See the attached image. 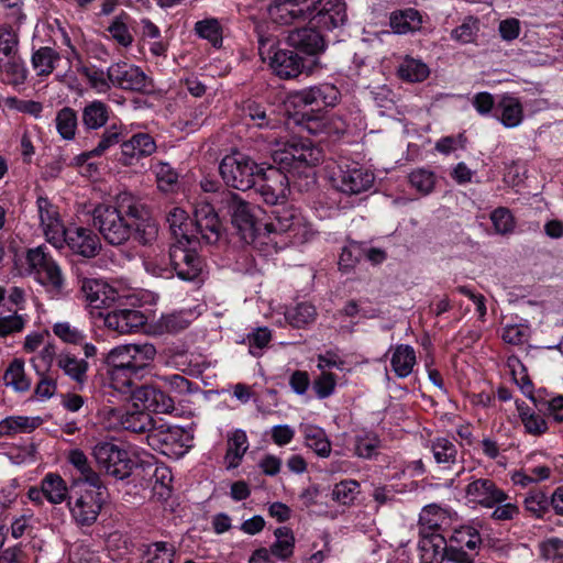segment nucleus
<instances>
[{"instance_id": "49530a36", "label": "nucleus", "mask_w": 563, "mask_h": 563, "mask_svg": "<svg viewBox=\"0 0 563 563\" xmlns=\"http://www.w3.org/2000/svg\"><path fill=\"white\" fill-rule=\"evenodd\" d=\"M317 310L308 302H300L285 311V320L294 328H303L316 320Z\"/></svg>"}, {"instance_id": "c9c22d12", "label": "nucleus", "mask_w": 563, "mask_h": 563, "mask_svg": "<svg viewBox=\"0 0 563 563\" xmlns=\"http://www.w3.org/2000/svg\"><path fill=\"white\" fill-rule=\"evenodd\" d=\"M129 22L130 15L126 12H121L110 21L106 29L109 33V38L123 48L131 47L134 42L133 34L129 27Z\"/></svg>"}, {"instance_id": "79ce46f5", "label": "nucleus", "mask_w": 563, "mask_h": 563, "mask_svg": "<svg viewBox=\"0 0 563 563\" xmlns=\"http://www.w3.org/2000/svg\"><path fill=\"white\" fill-rule=\"evenodd\" d=\"M421 24L422 18L420 13L412 8L394 12L390 15V26L399 34L418 31Z\"/></svg>"}, {"instance_id": "6e6d98bb", "label": "nucleus", "mask_w": 563, "mask_h": 563, "mask_svg": "<svg viewBox=\"0 0 563 563\" xmlns=\"http://www.w3.org/2000/svg\"><path fill=\"white\" fill-rule=\"evenodd\" d=\"M408 179L410 186L422 196L430 195L437 184L435 174L427 168H417L412 170L409 174Z\"/></svg>"}, {"instance_id": "3c124183", "label": "nucleus", "mask_w": 563, "mask_h": 563, "mask_svg": "<svg viewBox=\"0 0 563 563\" xmlns=\"http://www.w3.org/2000/svg\"><path fill=\"white\" fill-rule=\"evenodd\" d=\"M151 169L156 177L157 187L161 191H174L177 186L178 175L168 163L153 162Z\"/></svg>"}, {"instance_id": "4468645a", "label": "nucleus", "mask_w": 563, "mask_h": 563, "mask_svg": "<svg viewBox=\"0 0 563 563\" xmlns=\"http://www.w3.org/2000/svg\"><path fill=\"white\" fill-rule=\"evenodd\" d=\"M41 230L46 241L60 250L65 246L67 229L60 218L58 208L45 197H38L36 201Z\"/></svg>"}, {"instance_id": "cd10ccee", "label": "nucleus", "mask_w": 563, "mask_h": 563, "mask_svg": "<svg viewBox=\"0 0 563 563\" xmlns=\"http://www.w3.org/2000/svg\"><path fill=\"white\" fill-rule=\"evenodd\" d=\"M64 236L65 245L84 257H93L101 247L98 235L86 228H69Z\"/></svg>"}, {"instance_id": "a18cd8bd", "label": "nucleus", "mask_w": 563, "mask_h": 563, "mask_svg": "<svg viewBox=\"0 0 563 563\" xmlns=\"http://www.w3.org/2000/svg\"><path fill=\"white\" fill-rule=\"evenodd\" d=\"M429 74L430 70L427 64H424L421 59H417L410 56L405 57L398 66L399 77L409 82L423 81L427 79Z\"/></svg>"}, {"instance_id": "58836bf2", "label": "nucleus", "mask_w": 563, "mask_h": 563, "mask_svg": "<svg viewBox=\"0 0 563 563\" xmlns=\"http://www.w3.org/2000/svg\"><path fill=\"white\" fill-rule=\"evenodd\" d=\"M41 485L44 490L45 499L53 505L62 504L68 497L67 484L62 476L56 473H47L41 481Z\"/></svg>"}, {"instance_id": "f257e3e1", "label": "nucleus", "mask_w": 563, "mask_h": 563, "mask_svg": "<svg viewBox=\"0 0 563 563\" xmlns=\"http://www.w3.org/2000/svg\"><path fill=\"white\" fill-rule=\"evenodd\" d=\"M322 151L309 140H292L273 152V162L260 169L256 191L264 202L282 206L292 186L298 191H308L316 185V166L322 161Z\"/></svg>"}, {"instance_id": "4be33fe9", "label": "nucleus", "mask_w": 563, "mask_h": 563, "mask_svg": "<svg viewBox=\"0 0 563 563\" xmlns=\"http://www.w3.org/2000/svg\"><path fill=\"white\" fill-rule=\"evenodd\" d=\"M103 413L108 419V428H122L135 433L152 430L153 419L148 412L140 409L123 412L118 408H104Z\"/></svg>"}, {"instance_id": "f03ea898", "label": "nucleus", "mask_w": 563, "mask_h": 563, "mask_svg": "<svg viewBox=\"0 0 563 563\" xmlns=\"http://www.w3.org/2000/svg\"><path fill=\"white\" fill-rule=\"evenodd\" d=\"M156 355L153 344H122L111 349L103 357L108 384L117 393H129Z\"/></svg>"}, {"instance_id": "4c0bfd02", "label": "nucleus", "mask_w": 563, "mask_h": 563, "mask_svg": "<svg viewBox=\"0 0 563 563\" xmlns=\"http://www.w3.org/2000/svg\"><path fill=\"white\" fill-rule=\"evenodd\" d=\"M59 59L58 52L52 47L43 46L32 54L31 63L37 76L47 77L54 71Z\"/></svg>"}, {"instance_id": "bb28decb", "label": "nucleus", "mask_w": 563, "mask_h": 563, "mask_svg": "<svg viewBox=\"0 0 563 563\" xmlns=\"http://www.w3.org/2000/svg\"><path fill=\"white\" fill-rule=\"evenodd\" d=\"M156 147L154 139L148 133H136L121 143L118 161L124 166H131L134 161L151 156Z\"/></svg>"}, {"instance_id": "09e8293b", "label": "nucleus", "mask_w": 563, "mask_h": 563, "mask_svg": "<svg viewBox=\"0 0 563 563\" xmlns=\"http://www.w3.org/2000/svg\"><path fill=\"white\" fill-rule=\"evenodd\" d=\"M3 380L15 391L23 393L30 389L31 380L25 376L23 361L13 360L4 372Z\"/></svg>"}, {"instance_id": "e2e57ef3", "label": "nucleus", "mask_w": 563, "mask_h": 563, "mask_svg": "<svg viewBox=\"0 0 563 563\" xmlns=\"http://www.w3.org/2000/svg\"><path fill=\"white\" fill-rule=\"evenodd\" d=\"M122 132L121 129L113 124L106 129L96 145L91 151H89V154H95L96 156H102L106 154L111 147L117 145L122 140Z\"/></svg>"}, {"instance_id": "c03bdc74", "label": "nucleus", "mask_w": 563, "mask_h": 563, "mask_svg": "<svg viewBox=\"0 0 563 563\" xmlns=\"http://www.w3.org/2000/svg\"><path fill=\"white\" fill-rule=\"evenodd\" d=\"M306 445L312 449L319 456L327 457L331 452V444L325 432L312 424L302 427Z\"/></svg>"}, {"instance_id": "bf43d9fd", "label": "nucleus", "mask_w": 563, "mask_h": 563, "mask_svg": "<svg viewBox=\"0 0 563 563\" xmlns=\"http://www.w3.org/2000/svg\"><path fill=\"white\" fill-rule=\"evenodd\" d=\"M53 333L64 343L74 345L82 344L87 338L82 329H79L67 321L56 322L53 325Z\"/></svg>"}, {"instance_id": "2f4dec72", "label": "nucleus", "mask_w": 563, "mask_h": 563, "mask_svg": "<svg viewBox=\"0 0 563 563\" xmlns=\"http://www.w3.org/2000/svg\"><path fill=\"white\" fill-rule=\"evenodd\" d=\"M56 363L58 368L77 384L82 386L87 382L89 368L87 361L78 358L70 353H60L56 358Z\"/></svg>"}, {"instance_id": "a19ab883", "label": "nucleus", "mask_w": 563, "mask_h": 563, "mask_svg": "<svg viewBox=\"0 0 563 563\" xmlns=\"http://www.w3.org/2000/svg\"><path fill=\"white\" fill-rule=\"evenodd\" d=\"M140 217L133 218L134 238L142 244H151L157 238L158 229L156 222L148 216L147 210L142 205Z\"/></svg>"}, {"instance_id": "864d4df0", "label": "nucleus", "mask_w": 563, "mask_h": 563, "mask_svg": "<svg viewBox=\"0 0 563 563\" xmlns=\"http://www.w3.org/2000/svg\"><path fill=\"white\" fill-rule=\"evenodd\" d=\"M523 507L531 516L544 518L551 512L550 497L542 490H530L523 499Z\"/></svg>"}, {"instance_id": "dca6fc26", "label": "nucleus", "mask_w": 563, "mask_h": 563, "mask_svg": "<svg viewBox=\"0 0 563 563\" xmlns=\"http://www.w3.org/2000/svg\"><path fill=\"white\" fill-rule=\"evenodd\" d=\"M80 295L95 309L108 308L114 302L130 298V295L98 278H82L80 280Z\"/></svg>"}, {"instance_id": "4d7b16f0", "label": "nucleus", "mask_w": 563, "mask_h": 563, "mask_svg": "<svg viewBox=\"0 0 563 563\" xmlns=\"http://www.w3.org/2000/svg\"><path fill=\"white\" fill-rule=\"evenodd\" d=\"M446 521V511L438 505H428L423 507L419 515L420 525L430 530H442Z\"/></svg>"}, {"instance_id": "e433bc0d", "label": "nucleus", "mask_w": 563, "mask_h": 563, "mask_svg": "<svg viewBox=\"0 0 563 563\" xmlns=\"http://www.w3.org/2000/svg\"><path fill=\"white\" fill-rule=\"evenodd\" d=\"M421 549L424 563H442L444 560L449 561V543L446 537L442 534H433L430 539L424 540Z\"/></svg>"}, {"instance_id": "393cba45", "label": "nucleus", "mask_w": 563, "mask_h": 563, "mask_svg": "<svg viewBox=\"0 0 563 563\" xmlns=\"http://www.w3.org/2000/svg\"><path fill=\"white\" fill-rule=\"evenodd\" d=\"M146 323V317L135 309H114L103 317L104 327L120 335L136 332Z\"/></svg>"}, {"instance_id": "1a4fd4ad", "label": "nucleus", "mask_w": 563, "mask_h": 563, "mask_svg": "<svg viewBox=\"0 0 563 563\" xmlns=\"http://www.w3.org/2000/svg\"><path fill=\"white\" fill-rule=\"evenodd\" d=\"M221 203L231 214L232 224L238 230L241 240L247 244L254 243L261 235V231L265 230L266 223L258 222L251 206L232 191L222 192Z\"/></svg>"}, {"instance_id": "052dcab7", "label": "nucleus", "mask_w": 563, "mask_h": 563, "mask_svg": "<svg viewBox=\"0 0 563 563\" xmlns=\"http://www.w3.org/2000/svg\"><path fill=\"white\" fill-rule=\"evenodd\" d=\"M380 440L374 432H363L355 438V454L358 457L372 459L377 454Z\"/></svg>"}, {"instance_id": "2eb2a0df", "label": "nucleus", "mask_w": 563, "mask_h": 563, "mask_svg": "<svg viewBox=\"0 0 563 563\" xmlns=\"http://www.w3.org/2000/svg\"><path fill=\"white\" fill-rule=\"evenodd\" d=\"M322 0H275L268 8V15L274 23L290 25L309 21L316 4Z\"/></svg>"}, {"instance_id": "20e7f679", "label": "nucleus", "mask_w": 563, "mask_h": 563, "mask_svg": "<svg viewBox=\"0 0 563 563\" xmlns=\"http://www.w3.org/2000/svg\"><path fill=\"white\" fill-rule=\"evenodd\" d=\"M29 274L54 298L66 294V278L46 246L29 249L25 255Z\"/></svg>"}, {"instance_id": "603ef678", "label": "nucleus", "mask_w": 563, "mask_h": 563, "mask_svg": "<svg viewBox=\"0 0 563 563\" xmlns=\"http://www.w3.org/2000/svg\"><path fill=\"white\" fill-rule=\"evenodd\" d=\"M195 32L214 47L222 45L223 30L220 21L216 18H208L196 22Z\"/></svg>"}, {"instance_id": "7c9ffc66", "label": "nucleus", "mask_w": 563, "mask_h": 563, "mask_svg": "<svg viewBox=\"0 0 563 563\" xmlns=\"http://www.w3.org/2000/svg\"><path fill=\"white\" fill-rule=\"evenodd\" d=\"M250 446L245 431L236 429L228 435L224 464L227 470L236 468Z\"/></svg>"}, {"instance_id": "ea45409f", "label": "nucleus", "mask_w": 563, "mask_h": 563, "mask_svg": "<svg viewBox=\"0 0 563 563\" xmlns=\"http://www.w3.org/2000/svg\"><path fill=\"white\" fill-rule=\"evenodd\" d=\"M68 462L81 474L84 481L92 488L104 489L100 475L93 471L86 454L78 449L68 453Z\"/></svg>"}, {"instance_id": "c85d7f7f", "label": "nucleus", "mask_w": 563, "mask_h": 563, "mask_svg": "<svg viewBox=\"0 0 563 563\" xmlns=\"http://www.w3.org/2000/svg\"><path fill=\"white\" fill-rule=\"evenodd\" d=\"M242 112L258 129L275 130L282 125V118L275 113V110L257 101L246 100L243 102Z\"/></svg>"}, {"instance_id": "69168bd1", "label": "nucleus", "mask_w": 563, "mask_h": 563, "mask_svg": "<svg viewBox=\"0 0 563 563\" xmlns=\"http://www.w3.org/2000/svg\"><path fill=\"white\" fill-rule=\"evenodd\" d=\"M25 0H0V5L5 12L7 24L21 26L25 20Z\"/></svg>"}, {"instance_id": "0eeeda50", "label": "nucleus", "mask_w": 563, "mask_h": 563, "mask_svg": "<svg viewBox=\"0 0 563 563\" xmlns=\"http://www.w3.org/2000/svg\"><path fill=\"white\" fill-rule=\"evenodd\" d=\"M258 53L264 62H268L269 67L279 78H295L302 71L301 57L291 49L279 48L274 37L261 35Z\"/></svg>"}, {"instance_id": "f704fd0d", "label": "nucleus", "mask_w": 563, "mask_h": 563, "mask_svg": "<svg viewBox=\"0 0 563 563\" xmlns=\"http://www.w3.org/2000/svg\"><path fill=\"white\" fill-rule=\"evenodd\" d=\"M430 450L437 464L450 468L457 461V449L454 442L445 437H437L430 441Z\"/></svg>"}, {"instance_id": "7ed1b4c3", "label": "nucleus", "mask_w": 563, "mask_h": 563, "mask_svg": "<svg viewBox=\"0 0 563 563\" xmlns=\"http://www.w3.org/2000/svg\"><path fill=\"white\" fill-rule=\"evenodd\" d=\"M142 203L130 194L118 196L115 205H99L93 209V225L111 245L124 244L132 235L133 218L140 217Z\"/></svg>"}, {"instance_id": "de8ad7c7", "label": "nucleus", "mask_w": 563, "mask_h": 563, "mask_svg": "<svg viewBox=\"0 0 563 563\" xmlns=\"http://www.w3.org/2000/svg\"><path fill=\"white\" fill-rule=\"evenodd\" d=\"M78 73L87 79L90 88L96 90L98 93H106L111 89L109 68L104 71L95 65H80L78 67Z\"/></svg>"}, {"instance_id": "c756f323", "label": "nucleus", "mask_w": 563, "mask_h": 563, "mask_svg": "<svg viewBox=\"0 0 563 563\" xmlns=\"http://www.w3.org/2000/svg\"><path fill=\"white\" fill-rule=\"evenodd\" d=\"M495 117L505 128L512 129L519 126L523 120L521 101L512 95H503L496 102Z\"/></svg>"}, {"instance_id": "b1692460", "label": "nucleus", "mask_w": 563, "mask_h": 563, "mask_svg": "<svg viewBox=\"0 0 563 563\" xmlns=\"http://www.w3.org/2000/svg\"><path fill=\"white\" fill-rule=\"evenodd\" d=\"M466 497L470 501L482 505L486 508H493L508 499L505 492L499 489L496 484L488 478H477L472 481L465 488Z\"/></svg>"}, {"instance_id": "412c9836", "label": "nucleus", "mask_w": 563, "mask_h": 563, "mask_svg": "<svg viewBox=\"0 0 563 563\" xmlns=\"http://www.w3.org/2000/svg\"><path fill=\"white\" fill-rule=\"evenodd\" d=\"M311 25L320 30L332 31L342 27L347 22V10L344 0H322L316 4L311 15Z\"/></svg>"}, {"instance_id": "a878e982", "label": "nucleus", "mask_w": 563, "mask_h": 563, "mask_svg": "<svg viewBox=\"0 0 563 563\" xmlns=\"http://www.w3.org/2000/svg\"><path fill=\"white\" fill-rule=\"evenodd\" d=\"M318 26L311 25L310 21L303 27L295 29L289 32L287 41L290 46L306 53L308 55H317L323 52L325 41L321 34L322 30H317Z\"/></svg>"}, {"instance_id": "680f3d73", "label": "nucleus", "mask_w": 563, "mask_h": 563, "mask_svg": "<svg viewBox=\"0 0 563 563\" xmlns=\"http://www.w3.org/2000/svg\"><path fill=\"white\" fill-rule=\"evenodd\" d=\"M173 547L166 542H155L146 548L141 563H173Z\"/></svg>"}, {"instance_id": "6e6552de", "label": "nucleus", "mask_w": 563, "mask_h": 563, "mask_svg": "<svg viewBox=\"0 0 563 563\" xmlns=\"http://www.w3.org/2000/svg\"><path fill=\"white\" fill-rule=\"evenodd\" d=\"M273 220L265 224L266 232L287 233L294 244H303L314 236L311 224L294 207H278L273 211Z\"/></svg>"}, {"instance_id": "aec40b11", "label": "nucleus", "mask_w": 563, "mask_h": 563, "mask_svg": "<svg viewBox=\"0 0 563 563\" xmlns=\"http://www.w3.org/2000/svg\"><path fill=\"white\" fill-rule=\"evenodd\" d=\"M449 543V562L471 563L467 551H474L482 544L479 532L471 526H461L451 531Z\"/></svg>"}, {"instance_id": "f3484780", "label": "nucleus", "mask_w": 563, "mask_h": 563, "mask_svg": "<svg viewBox=\"0 0 563 563\" xmlns=\"http://www.w3.org/2000/svg\"><path fill=\"white\" fill-rule=\"evenodd\" d=\"M197 232L210 244L220 241L223 227L218 213L205 196H199L192 202Z\"/></svg>"}, {"instance_id": "f8f14e48", "label": "nucleus", "mask_w": 563, "mask_h": 563, "mask_svg": "<svg viewBox=\"0 0 563 563\" xmlns=\"http://www.w3.org/2000/svg\"><path fill=\"white\" fill-rule=\"evenodd\" d=\"M123 399L132 401L134 409H140L145 412L153 411L156 413H170L174 409V399L166 395L159 388L154 386H140L136 384L129 393H118Z\"/></svg>"}, {"instance_id": "5fc2aeb1", "label": "nucleus", "mask_w": 563, "mask_h": 563, "mask_svg": "<svg viewBox=\"0 0 563 563\" xmlns=\"http://www.w3.org/2000/svg\"><path fill=\"white\" fill-rule=\"evenodd\" d=\"M56 130L64 140H74L78 126L76 111L69 107L62 108L55 118Z\"/></svg>"}, {"instance_id": "37998d69", "label": "nucleus", "mask_w": 563, "mask_h": 563, "mask_svg": "<svg viewBox=\"0 0 563 563\" xmlns=\"http://www.w3.org/2000/svg\"><path fill=\"white\" fill-rule=\"evenodd\" d=\"M517 410L520 417V420L525 427V430L532 435H540L547 432L548 423L545 419L537 413L532 408H530L523 401H516Z\"/></svg>"}, {"instance_id": "774afa93", "label": "nucleus", "mask_w": 563, "mask_h": 563, "mask_svg": "<svg viewBox=\"0 0 563 563\" xmlns=\"http://www.w3.org/2000/svg\"><path fill=\"white\" fill-rule=\"evenodd\" d=\"M541 554L545 560L563 563V540L550 538L540 544Z\"/></svg>"}, {"instance_id": "13d9d810", "label": "nucleus", "mask_w": 563, "mask_h": 563, "mask_svg": "<svg viewBox=\"0 0 563 563\" xmlns=\"http://www.w3.org/2000/svg\"><path fill=\"white\" fill-rule=\"evenodd\" d=\"M167 222L176 241L183 240L188 243V240H190L188 235L189 222L186 211L180 208H173L167 216Z\"/></svg>"}, {"instance_id": "9b49d317", "label": "nucleus", "mask_w": 563, "mask_h": 563, "mask_svg": "<svg viewBox=\"0 0 563 563\" xmlns=\"http://www.w3.org/2000/svg\"><path fill=\"white\" fill-rule=\"evenodd\" d=\"M92 456L98 468L106 475L124 479L132 473L134 463L129 452L120 444L111 441H99L92 449Z\"/></svg>"}, {"instance_id": "0e129e2a", "label": "nucleus", "mask_w": 563, "mask_h": 563, "mask_svg": "<svg viewBox=\"0 0 563 563\" xmlns=\"http://www.w3.org/2000/svg\"><path fill=\"white\" fill-rule=\"evenodd\" d=\"M360 493V484L353 479L338 483L332 490V498L342 504L350 505Z\"/></svg>"}, {"instance_id": "6ab92c4d", "label": "nucleus", "mask_w": 563, "mask_h": 563, "mask_svg": "<svg viewBox=\"0 0 563 563\" xmlns=\"http://www.w3.org/2000/svg\"><path fill=\"white\" fill-rule=\"evenodd\" d=\"M111 88L144 92L152 88L145 73L135 65L118 62L109 66Z\"/></svg>"}, {"instance_id": "473e14b6", "label": "nucleus", "mask_w": 563, "mask_h": 563, "mask_svg": "<svg viewBox=\"0 0 563 563\" xmlns=\"http://www.w3.org/2000/svg\"><path fill=\"white\" fill-rule=\"evenodd\" d=\"M110 108L100 100L87 103L81 113V121L86 130H98L104 126L110 117Z\"/></svg>"}, {"instance_id": "423d86ee", "label": "nucleus", "mask_w": 563, "mask_h": 563, "mask_svg": "<svg viewBox=\"0 0 563 563\" xmlns=\"http://www.w3.org/2000/svg\"><path fill=\"white\" fill-rule=\"evenodd\" d=\"M331 185L346 195L367 191L374 184V174L356 162L342 159L330 170Z\"/></svg>"}, {"instance_id": "8fccbe9b", "label": "nucleus", "mask_w": 563, "mask_h": 563, "mask_svg": "<svg viewBox=\"0 0 563 563\" xmlns=\"http://www.w3.org/2000/svg\"><path fill=\"white\" fill-rule=\"evenodd\" d=\"M276 541L271 545L272 555L285 560L292 555L295 548V537L287 527H279L274 532Z\"/></svg>"}, {"instance_id": "39448f33", "label": "nucleus", "mask_w": 563, "mask_h": 563, "mask_svg": "<svg viewBox=\"0 0 563 563\" xmlns=\"http://www.w3.org/2000/svg\"><path fill=\"white\" fill-rule=\"evenodd\" d=\"M20 27L5 24L0 29V73L3 81L14 86L26 79V68L18 49Z\"/></svg>"}, {"instance_id": "72a5a7b5", "label": "nucleus", "mask_w": 563, "mask_h": 563, "mask_svg": "<svg viewBox=\"0 0 563 563\" xmlns=\"http://www.w3.org/2000/svg\"><path fill=\"white\" fill-rule=\"evenodd\" d=\"M390 365L399 378H405L412 373L416 365V352L412 346L399 344L393 350Z\"/></svg>"}, {"instance_id": "a211bd4d", "label": "nucleus", "mask_w": 563, "mask_h": 563, "mask_svg": "<svg viewBox=\"0 0 563 563\" xmlns=\"http://www.w3.org/2000/svg\"><path fill=\"white\" fill-rule=\"evenodd\" d=\"M102 489H86L73 501H68L69 511L77 526L90 527L96 521L103 505Z\"/></svg>"}, {"instance_id": "5701e85b", "label": "nucleus", "mask_w": 563, "mask_h": 563, "mask_svg": "<svg viewBox=\"0 0 563 563\" xmlns=\"http://www.w3.org/2000/svg\"><path fill=\"white\" fill-rule=\"evenodd\" d=\"M340 99L339 89L331 84H321L301 89L291 95V101L297 107H334Z\"/></svg>"}, {"instance_id": "ddd939ff", "label": "nucleus", "mask_w": 563, "mask_h": 563, "mask_svg": "<svg viewBox=\"0 0 563 563\" xmlns=\"http://www.w3.org/2000/svg\"><path fill=\"white\" fill-rule=\"evenodd\" d=\"M183 240L176 241L169 250V263L175 273L183 280H194L202 269V260L198 256L195 249Z\"/></svg>"}, {"instance_id": "9d476101", "label": "nucleus", "mask_w": 563, "mask_h": 563, "mask_svg": "<svg viewBox=\"0 0 563 563\" xmlns=\"http://www.w3.org/2000/svg\"><path fill=\"white\" fill-rule=\"evenodd\" d=\"M262 165L242 153H233L222 158L219 170L224 183L238 190H247L256 184Z\"/></svg>"}, {"instance_id": "338daca9", "label": "nucleus", "mask_w": 563, "mask_h": 563, "mask_svg": "<svg viewBox=\"0 0 563 563\" xmlns=\"http://www.w3.org/2000/svg\"><path fill=\"white\" fill-rule=\"evenodd\" d=\"M477 32V20L474 18H467L461 25L452 30L451 38L462 44H467L475 40Z\"/></svg>"}]
</instances>
